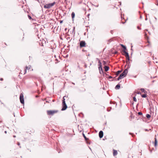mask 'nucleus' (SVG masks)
Listing matches in <instances>:
<instances>
[{"mask_svg": "<svg viewBox=\"0 0 158 158\" xmlns=\"http://www.w3.org/2000/svg\"><path fill=\"white\" fill-rule=\"evenodd\" d=\"M85 43L84 41H82L80 42V46L81 47H84L85 46Z\"/></svg>", "mask_w": 158, "mask_h": 158, "instance_id": "nucleus-7", "label": "nucleus"}, {"mask_svg": "<svg viewBox=\"0 0 158 158\" xmlns=\"http://www.w3.org/2000/svg\"><path fill=\"white\" fill-rule=\"evenodd\" d=\"M121 46L124 49L123 50H125L126 49V48L125 46L123 44H121Z\"/></svg>", "mask_w": 158, "mask_h": 158, "instance_id": "nucleus-15", "label": "nucleus"}, {"mask_svg": "<svg viewBox=\"0 0 158 158\" xmlns=\"http://www.w3.org/2000/svg\"><path fill=\"white\" fill-rule=\"evenodd\" d=\"M13 137H16V136H15V135H14V136H13Z\"/></svg>", "mask_w": 158, "mask_h": 158, "instance_id": "nucleus-37", "label": "nucleus"}, {"mask_svg": "<svg viewBox=\"0 0 158 158\" xmlns=\"http://www.w3.org/2000/svg\"><path fill=\"white\" fill-rule=\"evenodd\" d=\"M155 146H156L157 145V141L156 138H155Z\"/></svg>", "mask_w": 158, "mask_h": 158, "instance_id": "nucleus-16", "label": "nucleus"}, {"mask_svg": "<svg viewBox=\"0 0 158 158\" xmlns=\"http://www.w3.org/2000/svg\"><path fill=\"white\" fill-rule=\"evenodd\" d=\"M145 20H147V18H146V19H145Z\"/></svg>", "mask_w": 158, "mask_h": 158, "instance_id": "nucleus-36", "label": "nucleus"}, {"mask_svg": "<svg viewBox=\"0 0 158 158\" xmlns=\"http://www.w3.org/2000/svg\"><path fill=\"white\" fill-rule=\"evenodd\" d=\"M83 136L84 138L85 139L87 140V139L86 137L85 136V135L84 134H83Z\"/></svg>", "mask_w": 158, "mask_h": 158, "instance_id": "nucleus-22", "label": "nucleus"}, {"mask_svg": "<svg viewBox=\"0 0 158 158\" xmlns=\"http://www.w3.org/2000/svg\"><path fill=\"white\" fill-rule=\"evenodd\" d=\"M146 117L147 118H150L151 116L150 114H147L146 115Z\"/></svg>", "mask_w": 158, "mask_h": 158, "instance_id": "nucleus-17", "label": "nucleus"}, {"mask_svg": "<svg viewBox=\"0 0 158 158\" xmlns=\"http://www.w3.org/2000/svg\"><path fill=\"white\" fill-rule=\"evenodd\" d=\"M58 112L57 110H48L47 113L48 114L53 115L54 114L57 113Z\"/></svg>", "mask_w": 158, "mask_h": 158, "instance_id": "nucleus-5", "label": "nucleus"}, {"mask_svg": "<svg viewBox=\"0 0 158 158\" xmlns=\"http://www.w3.org/2000/svg\"><path fill=\"white\" fill-rule=\"evenodd\" d=\"M31 67V66L30 65L28 66H26V69H25L24 70V73H23L24 74H25L26 73V72H27L26 69H30Z\"/></svg>", "mask_w": 158, "mask_h": 158, "instance_id": "nucleus-9", "label": "nucleus"}, {"mask_svg": "<svg viewBox=\"0 0 158 158\" xmlns=\"http://www.w3.org/2000/svg\"><path fill=\"white\" fill-rule=\"evenodd\" d=\"M145 131H148V130L147 129H146V130H145Z\"/></svg>", "mask_w": 158, "mask_h": 158, "instance_id": "nucleus-39", "label": "nucleus"}, {"mask_svg": "<svg viewBox=\"0 0 158 158\" xmlns=\"http://www.w3.org/2000/svg\"><path fill=\"white\" fill-rule=\"evenodd\" d=\"M123 52L125 54V56L126 57H128V56H129V55L128 53L126 51V50H123Z\"/></svg>", "mask_w": 158, "mask_h": 158, "instance_id": "nucleus-10", "label": "nucleus"}, {"mask_svg": "<svg viewBox=\"0 0 158 158\" xmlns=\"http://www.w3.org/2000/svg\"><path fill=\"white\" fill-rule=\"evenodd\" d=\"M98 63H99V67H98V69L99 71V73L101 74H102L103 73V71L102 68V63L100 61H99Z\"/></svg>", "mask_w": 158, "mask_h": 158, "instance_id": "nucleus-4", "label": "nucleus"}, {"mask_svg": "<svg viewBox=\"0 0 158 158\" xmlns=\"http://www.w3.org/2000/svg\"><path fill=\"white\" fill-rule=\"evenodd\" d=\"M95 6L97 7H98V5H96V6Z\"/></svg>", "mask_w": 158, "mask_h": 158, "instance_id": "nucleus-31", "label": "nucleus"}, {"mask_svg": "<svg viewBox=\"0 0 158 158\" xmlns=\"http://www.w3.org/2000/svg\"><path fill=\"white\" fill-rule=\"evenodd\" d=\"M104 69L106 71H107L109 70V67L108 66H105L104 67Z\"/></svg>", "mask_w": 158, "mask_h": 158, "instance_id": "nucleus-12", "label": "nucleus"}, {"mask_svg": "<svg viewBox=\"0 0 158 158\" xmlns=\"http://www.w3.org/2000/svg\"><path fill=\"white\" fill-rule=\"evenodd\" d=\"M138 114L139 115H141L142 114V113L141 112H139Z\"/></svg>", "mask_w": 158, "mask_h": 158, "instance_id": "nucleus-24", "label": "nucleus"}, {"mask_svg": "<svg viewBox=\"0 0 158 158\" xmlns=\"http://www.w3.org/2000/svg\"><path fill=\"white\" fill-rule=\"evenodd\" d=\"M75 13L74 12H73L71 14V16H72V18L73 19L75 17Z\"/></svg>", "mask_w": 158, "mask_h": 158, "instance_id": "nucleus-14", "label": "nucleus"}, {"mask_svg": "<svg viewBox=\"0 0 158 158\" xmlns=\"http://www.w3.org/2000/svg\"><path fill=\"white\" fill-rule=\"evenodd\" d=\"M128 73V70L127 69H125L124 71L120 75L119 77L117 78V80L118 81L120 79L123 78L125 77Z\"/></svg>", "mask_w": 158, "mask_h": 158, "instance_id": "nucleus-1", "label": "nucleus"}, {"mask_svg": "<svg viewBox=\"0 0 158 158\" xmlns=\"http://www.w3.org/2000/svg\"><path fill=\"white\" fill-rule=\"evenodd\" d=\"M155 19H156V20H157V18H156V17H155Z\"/></svg>", "mask_w": 158, "mask_h": 158, "instance_id": "nucleus-32", "label": "nucleus"}, {"mask_svg": "<svg viewBox=\"0 0 158 158\" xmlns=\"http://www.w3.org/2000/svg\"><path fill=\"white\" fill-rule=\"evenodd\" d=\"M119 3H120V5H121V2H119Z\"/></svg>", "mask_w": 158, "mask_h": 158, "instance_id": "nucleus-34", "label": "nucleus"}, {"mask_svg": "<svg viewBox=\"0 0 158 158\" xmlns=\"http://www.w3.org/2000/svg\"><path fill=\"white\" fill-rule=\"evenodd\" d=\"M126 58V59L128 60V61L129 60H130L129 56H128V57H127Z\"/></svg>", "mask_w": 158, "mask_h": 158, "instance_id": "nucleus-23", "label": "nucleus"}, {"mask_svg": "<svg viewBox=\"0 0 158 158\" xmlns=\"http://www.w3.org/2000/svg\"><path fill=\"white\" fill-rule=\"evenodd\" d=\"M20 73L22 74L23 73H21V72Z\"/></svg>", "mask_w": 158, "mask_h": 158, "instance_id": "nucleus-40", "label": "nucleus"}, {"mask_svg": "<svg viewBox=\"0 0 158 158\" xmlns=\"http://www.w3.org/2000/svg\"><path fill=\"white\" fill-rule=\"evenodd\" d=\"M20 100L21 103L22 104H24V99L23 97V94H21L20 96Z\"/></svg>", "mask_w": 158, "mask_h": 158, "instance_id": "nucleus-6", "label": "nucleus"}, {"mask_svg": "<svg viewBox=\"0 0 158 158\" xmlns=\"http://www.w3.org/2000/svg\"><path fill=\"white\" fill-rule=\"evenodd\" d=\"M142 97L143 98H146L147 97V95L146 94H143L141 95Z\"/></svg>", "mask_w": 158, "mask_h": 158, "instance_id": "nucleus-19", "label": "nucleus"}, {"mask_svg": "<svg viewBox=\"0 0 158 158\" xmlns=\"http://www.w3.org/2000/svg\"><path fill=\"white\" fill-rule=\"evenodd\" d=\"M103 64H106V62H105V61H103Z\"/></svg>", "mask_w": 158, "mask_h": 158, "instance_id": "nucleus-27", "label": "nucleus"}, {"mask_svg": "<svg viewBox=\"0 0 158 158\" xmlns=\"http://www.w3.org/2000/svg\"><path fill=\"white\" fill-rule=\"evenodd\" d=\"M99 135L100 138H102L103 135V132L102 131H100L99 133Z\"/></svg>", "mask_w": 158, "mask_h": 158, "instance_id": "nucleus-8", "label": "nucleus"}, {"mask_svg": "<svg viewBox=\"0 0 158 158\" xmlns=\"http://www.w3.org/2000/svg\"><path fill=\"white\" fill-rule=\"evenodd\" d=\"M118 154L116 150H113V154L114 156Z\"/></svg>", "mask_w": 158, "mask_h": 158, "instance_id": "nucleus-11", "label": "nucleus"}, {"mask_svg": "<svg viewBox=\"0 0 158 158\" xmlns=\"http://www.w3.org/2000/svg\"><path fill=\"white\" fill-rule=\"evenodd\" d=\"M157 6H158V3L157 4Z\"/></svg>", "mask_w": 158, "mask_h": 158, "instance_id": "nucleus-41", "label": "nucleus"}, {"mask_svg": "<svg viewBox=\"0 0 158 158\" xmlns=\"http://www.w3.org/2000/svg\"><path fill=\"white\" fill-rule=\"evenodd\" d=\"M62 21H61L60 22V23H62Z\"/></svg>", "mask_w": 158, "mask_h": 158, "instance_id": "nucleus-38", "label": "nucleus"}, {"mask_svg": "<svg viewBox=\"0 0 158 158\" xmlns=\"http://www.w3.org/2000/svg\"><path fill=\"white\" fill-rule=\"evenodd\" d=\"M6 132H6V131H5V133H6Z\"/></svg>", "mask_w": 158, "mask_h": 158, "instance_id": "nucleus-35", "label": "nucleus"}, {"mask_svg": "<svg viewBox=\"0 0 158 158\" xmlns=\"http://www.w3.org/2000/svg\"><path fill=\"white\" fill-rule=\"evenodd\" d=\"M67 0H65V1H66Z\"/></svg>", "mask_w": 158, "mask_h": 158, "instance_id": "nucleus-42", "label": "nucleus"}, {"mask_svg": "<svg viewBox=\"0 0 158 158\" xmlns=\"http://www.w3.org/2000/svg\"><path fill=\"white\" fill-rule=\"evenodd\" d=\"M141 90L142 92L145 93V91L144 89L143 88H141Z\"/></svg>", "mask_w": 158, "mask_h": 158, "instance_id": "nucleus-20", "label": "nucleus"}, {"mask_svg": "<svg viewBox=\"0 0 158 158\" xmlns=\"http://www.w3.org/2000/svg\"><path fill=\"white\" fill-rule=\"evenodd\" d=\"M121 71H120V70L118 71L116 73V75H118L119 73H121Z\"/></svg>", "mask_w": 158, "mask_h": 158, "instance_id": "nucleus-18", "label": "nucleus"}, {"mask_svg": "<svg viewBox=\"0 0 158 158\" xmlns=\"http://www.w3.org/2000/svg\"><path fill=\"white\" fill-rule=\"evenodd\" d=\"M120 85L119 84H118L115 86V89H119L120 88Z\"/></svg>", "mask_w": 158, "mask_h": 158, "instance_id": "nucleus-13", "label": "nucleus"}, {"mask_svg": "<svg viewBox=\"0 0 158 158\" xmlns=\"http://www.w3.org/2000/svg\"><path fill=\"white\" fill-rule=\"evenodd\" d=\"M137 28L139 30H140L141 29V28L139 27V26H138L137 27Z\"/></svg>", "mask_w": 158, "mask_h": 158, "instance_id": "nucleus-26", "label": "nucleus"}, {"mask_svg": "<svg viewBox=\"0 0 158 158\" xmlns=\"http://www.w3.org/2000/svg\"><path fill=\"white\" fill-rule=\"evenodd\" d=\"M65 96H64L63 97V100L62 101V106L63 108H62L61 110H65L67 108V106L66 104L65 103V99L64 98V97Z\"/></svg>", "mask_w": 158, "mask_h": 158, "instance_id": "nucleus-2", "label": "nucleus"}, {"mask_svg": "<svg viewBox=\"0 0 158 158\" xmlns=\"http://www.w3.org/2000/svg\"><path fill=\"white\" fill-rule=\"evenodd\" d=\"M109 78H112V77L111 76H110L109 77Z\"/></svg>", "mask_w": 158, "mask_h": 158, "instance_id": "nucleus-29", "label": "nucleus"}, {"mask_svg": "<svg viewBox=\"0 0 158 158\" xmlns=\"http://www.w3.org/2000/svg\"><path fill=\"white\" fill-rule=\"evenodd\" d=\"M0 80L2 81H3V79L2 78H1L0 79Z\"/></svg>", "mask_w": 158, "mask_h": 158, "instance_id": "nucleus-30", "label": "nucleus"}, {"mask_svg": "<svg viewBox=\"0 0 158 158\" xmlns=\"http://www.w3.org/2000/svg\"><path fill=\"white\" fill-rule=\"evenodd\" d=\"M55 2H53L52 3L46 4L44 6V8L46 9L50 8L52 7L55 4Z\"/></svg>", "mask_w": 158, "mask_h": 158, "instance_id": "nucleus-3", "label": "nucleus"}, {"mask_svg": "<svg viewBox=\"0 0 158 158\" xmlns=\"http://www.w3.org/2000/svg\"><path fill=\"white\" fill-rule=\"evenodd\" d=\"M28 18H29V19H31V16L30 15H28Z\"/></svg>", "mask_w": 158, "mask_h": 158, "instance_id": "nucleus-25", "label": "nucleus"}, {"mask_svg": "<svg viewBox=\"0 0 158 158\" xmlns=\"http://www.w3.org/2000/svg\"><path fill=\"white\" fill-rule=\"evenodd\" d=\"M117 52H114V54H117Z\"/></svg>", "mask_w": 158, "mask_h": 158, "instance_id": "nucleus-33", "label": "nucleus"}, {"mask_svg": "<svg viewBox=\"0 0 158 158\" xmlns=\"http://www.w3.org/2000/svg\"><path fill=\"white\" fill-rule=\"evenodd\" d=\"M17 144L19 146L20 145V143L19 142H18L17 143Z\"/></svg>", "mask_w": 158, "mask_h": 158, "instance_id": "nucleus-28", "label": "nucleus"}, {"mask_svg": "<svg viewBox=\"0 0 158 158\" xmlns=\"http://www.w3.org/2000/svg\"><path fill=\"white\" fill-rule=\"evenodd\" d=\"M133 100L135 102H136V99L135 97H133Z\"/></svg>", "mask_w": 158, "mask_h": 158, "instance_id": "nucleus-21", "label": "nucleus"}]
</instances>
